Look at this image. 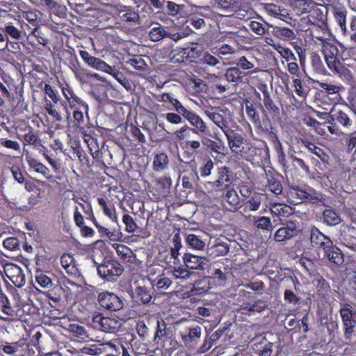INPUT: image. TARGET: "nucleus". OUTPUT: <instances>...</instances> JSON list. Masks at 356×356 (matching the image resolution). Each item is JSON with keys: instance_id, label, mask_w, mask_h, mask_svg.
Wrapping results in <instances>:
<instances>
[{"instance_id": "c9c22d12", "label": "nucleus", "mask_w": 356, "mask_h": 356, "mask_svg": "<svg viewBox=\"0 0 356 356\" xmlns=\"http://www.w3.org/2000/svg\"><path fill=\"white\" fill-rule=\"evenodd\" d=\"M286 195L290 203L293 204L307 202V191L301 189L298 186H289L286 191Z\"/></svg>"}, {"instance_id": "9d476101", "label": "nucleus", "mask_w": 356, "mask_h": 356, "mask_svg": "<svg viewBox=\"0 0 356 356\" xmlns=\"http://www.w3.org/2000/svg\"><path fill=\"white\" fill-rule=\"evenodd\" d=\"M240 296L244 298L241 305V309L244 311V313L261 312L266 307L265 302L257 299L256 293L254 292L242 290L240 291Z\"/></svg>"}, {"instance_id": "6e6552de", "label": "nucleus", "mask_w": 356, "mask_h": 356, "mask_svg": "<svg viewBox=\"0 0 356 356\" xmlns=\"http://www.w3.org/2000/svg\"><path fill=\"white\" fill-rule=\"evenodd\" d=\"M77 129L84 142L87 144L93 159H97L100 153V146L98 143L97 135L95 132L94 126L88 122L87 125L84 124Z\"/></svg>"}, {"instance_id": "0eeeda50", "label": "nucleus", "mask_w": 356, "mask_h": 356, "mask_svg": "<svg viewBox=\"0 0 356 356\" xmlns=\"http://www.w3.org/2000/svg\"><path fill=\"white\" fill-rule=\"evenodd\" d=\"M179 336L185 346L195 345L202 336V327L193 322L186 321L181 324Z\"/></svg>"}, {"instance_id": "5701e85b", "label": "nucleus", "mask_w": 356, "mask_h": 356, "mask_svg": "<svg viewBox=\"0 0 356 356\" xmlns=\"http://www.w3.org/2000/svg\"><path fill=\"white\" fill-rule=\"evenodd\" d=\"M224 134L227 138V143L232 152L236 154L246 140L240 132L232 128L225 131Z\"/></svg>"}, {"instance_id": "a18cd8bd", "label": "nucleus", "mask_w": 356, "mask_h": 356, "mask_svg": "<svg viewBox=\"0 0 356 356\" xmlns=\"http://www.w3.org/2000/svg\"><path fill=\"white\" fill-rule=\"evenodd\" d=\"M39 131H35L33 128L30 131V133L24 134L22 138L19 139L23 143L24 146H32L34 148H39L42 146V140L40 138Z\"/></svg>"}, {"instance_id": "0e129e2a", "label": "nucleus", "mask_w": 356, "mask_h": 356, "mask_svg": "<svg viewBox=\"0 0 356 356\" xmlns=\"http://www.w3.org/2000/svg\"><path fill=\"white\" fill-rule=\"evenodd\" d=\"M1 30L5 33L7 40H8L9 37L17 40L22 38L19 29L14 26L11 22L5 24L4 26L1 28Z\"/></svg>"}, {"instance_id": "4c0bfd02", "label": "nucleus", "mask_w": 356, "mask_h": 356, "mask_svg": "<svg viewBox=\"0 0 356 356\" xmlns=\"http://www.w3.org/2000/svg\"><path fill=\"white\" fill-rule=\"evenodd\" d=\"M317 85L320 88L319 96L322 98L327 97L329 95H338L339 92L343 90V86L341 84L334 85L332 83L317 81Z\"/></svg>"}, {"instance_id": "864d4df0", "label": "nucleus", "mask_w": 356, "mask_h": 356, "mask_svg": "<svg viewBox=\"0 0 356 356\" xmlns=\"http://www.w3.org/2000/svg\"><path fill=\"white\" fill-rule=\"evenodd\" d=\"M347 10L344 7H334L333 9V15L334 19L340 26L342 33H348L346 26Z\"/></svg>"}, {"instance_id": "052dcab7", "label": "nucleus", "mask_w": 356, "mask_h": 356, "mask_svg": "<svg viewBox=\"0 0 356 356\" xmlns=\"http://www.w3.org/2000/svg\"><path fill=\"white\" fill-rule=\"evenodd\" d=\"M49 271L35 270V282L42 288L49 289L52 286L53 282L51 277L46 273Z\"/></svg>"}, {"instance_id": "e2e57ef3", "label": "nucleus", "mask_w": 356, "mask_h": 356, "mask_svg": "<svg viewBox=\"0 0 356 356\" xmlns=\"http://www.w3.org/2000/svg\"><path fill=\"white\" fill-rule=\"evenodd\" d=\"M293 87L297 95L302 99H305L310 91L307 84L299 78H295L293 80Z\"/></svg>"}, {"instance_id": "680f3d73", "label": "nucleus", "mask_w": 356, "mask_h": 356, "mask_svg": "<svg viewBox=\"0 0 356 356\" xmlns=\"http://www.w3.org/2000/svg\"><path fill=\"white\" fill-rule=\"evenodd\" d=\"M323 222L329 226H334L339 224L341 221L340 216L334 210L328 209L323 213Z\"/></svg>"}, {"instance_id": "cd10ccee", "label": "nucleus", "mask_w": 356, "mask_h": 356, "mask_svg": "<svg viewBox=\"0 0 356 356\" xmlns=\"http://www.w3.org/2000/svg\"><path fill=\"white\" fill-rule=\"evenodd\" d=\"M79 53L83 62L88 66L102 72L111 70V65L100 58L92 56L88 51L81 49Z\"/></svg>"}, {"instance_id": "e433bc0d", "label": "nucleus", "mask_w": 356, "mask_h": 356, "mask_svg": "<svg viewBox=\"0 0 356 356\" xmlns=\"http://www.w3.org/2000/svg\"><path fill=\"white\" fill-rule=\"evenodd\" d=\"M186 90L191 94H199L205 90L206 84L204 81L193 74L186 80Z\"/></svg>"}, {"instance_id": "5fc2aeb1", "label": "nucleus", "mask_w": 356, "mask_h": 356, "mask_svg": "<svg viewBox=\"0 0 356 356\" xmlns=\"http://www.w3.org/2000/svg\"><path fill=\"white\" fill-rule=\"evenodd\" d=\"M268 139L272 143L273 147L278 155V159L280 162H284L286 160V154L283 149L282 144L279 139L277 132H271L267 134Z\"/></svg>"}, {"instance_id": "2f4dec72", "label": "nucleus", "mask_w": 356, "mask_h": 356, "mask_svg": "<svg viewBox=\"0 0 356 356\" xmlns=\"http://www.w3.org/2000/svg\"><path fill=\"white\" fill-rule=\"evenodd\" d=\"M318 24H311V26L305 30L306 35L309 37L312 41L321 42L323 44L326 40H328L327 36H330V31L328 26H326V30H323L318 27Z\"/></svg>"}, {"instance_id": "f03ea898", "label": "nucleus", "mask_w": 356, "mask_h": 356, "mask_svg": "<svg viewBox=\"0 0 356 356\" xmlns=\"http://www.w3.org/2000/svg\"><path fill=\"white\" fill-rule=\"evenodd\" d=\"M0 81V106L4 104V99L15 101L17 104L23 102L24 79L22 78L20 81L16 82L9 75L2 76Z\"/></svg>"}, {"instance_id": "7c9ffc66", "label": "nucleus", "mask_w": 356, "mask_h": 356, "mask_svg": "<svg viewBox=\"0 0 356 356\" xmlns=\"http://www.w3.org/2000/svg\"><path fill=\"white\" fill-rule=\"evenodd\" d=\"M112 246L115 250L118 257L124 263L129 264H135L136 263V255L130 248L120 243H114Z\"/></svg>"}, {"instance_id": "6e6d98bb", "label": "nucleus", "mask_w": 356, "mask_h": 356, "mask_svg": "<svg viewBox=\"0 0 356 356\" xmlns=\"http://www.w3.org/2000/svg\"><path fill=\"white\" fill-rule=\"evenodd\" d=\"M229 251V245L227 242H224L218 238L214 245L209 248L210 255L213 257H220L226 255Z\"/></svg>"}, {"instance_id": "9b49d317", "label": "nucleus", "mask_w": 356, "mask_h": 356, "mask_svg": "<svg viewBox=\"0 0 356 356\" xmlns=\"http://www.w3.org/2000/svg\"><path fill=\"white\" fill-rule=\"evenodd\" d=\"M92 323L95 329L107 333H115L121 326L120 322L117 318L104 316L100 313L92 316Z\"/></svg>"}, {"instance_id": "4d7b16f0", "label": "nucleus", "mask_w": 356, "mask_h": 356, "mask_svg": "<svg viewBox=\"0 0 356 356\" xmlns=\"http://www.w3.org/2000/svg\"><path fill=\"white\" fill-rule=\"evenodd\" d=\"M169 159L165 152L156 153L154 156L153 169L156 172L164 171L168 168Z\"/></svg>"}, {"instance_id": "79ce46f5", "label": "nucleus", "mask_w": 356, "mask_h": 356, "mask_svg": "<svg viewBox=\"0 0 356 356\" xmlns=\"http://www.w3.org/2000/svg\"><path fill=\"white\" fill-rule=\"evenodd\" d=\"M309 21L311 24L320 25L318 27L323 30H326V26L327 25V17L324 15L323 12L319 8H313L309 15Z\"/></svg>"}, {"instance_id": "3c124183", "label": "nucleus", "mask_w": 356, "mask_h": 356, "mask_svg": "<svg viewBox=\"0 0 356 356\" xmlns=\"http://www.w3.org/2000/svg\"><path fill=\"white\" fill-rule=\"evenodd\" d=\"M225 191L223 200L229 204V209L231 211L239 210L240 199L236 191L230 187Z\"/></svg>"}, {"instance_id": "ddd939ff", "label": "nucleus", "mask_w": 356, "mask_h": 356, "mask_svg": "<svg viewBox=\"0 0 356 356\" xmlns=\"http://www.w3.org/2000/svg\"><path fill=\"white\" fill-rule=\"evenodd\" d=\"M99 306L110 312H117L123 308V300L117 294L108 291L100 292L97 296Z\"/></svg>"}, {"instance_id": "f704fd0d", "label": "nucleus", "mask_w": 356, "mask_h": 356, "mask_svg": "<svg viewBox=\"0 0 356 356\" xmlns=\"http://www.w3.org/2000/svg\"><path fill=\"white\" fill-rule=\"evenodd\" d=\"M273 343L268 342L265 337L260 339H254L252 341V349L253 353L258 356H270L272 354Z\"/></svg>"}, {"instance_id": "a878e982", "label": "nucleus", "mask_w": 356, "mask_h": 356, "mask_svg": "<svg viewBox=\"0 0 356 356\" xmlns=\"http://www.w3.org/2000/svg\"><path fill=\"white\" fill-rule=\"evenodd\" d=\"M60 88L65 99L62 102V105L64 107L66 104L67 106H70L86 103L81 98L77 96L72 88L68 83H65L64 84H62L60 83Z\"/></svg>"}, {"instance_id": "09e8293b", "label": "nucleus", "mask_w": 356, "mask_h": 356, "mask_svg": "<svg viewBox=\"0 0 356 356\" xmlns=\"http://www.w3.org/2000/svg\"><path fill=\"white\" fill-rule=\"evenodd\" d=\"M301 143L303 146L307 147L311 153L316 155L323 161V163H328L329 156L324 152L323 149L306 138L301 139Z\"/></svg>"}, {"instance_id": "c03bdc74", "label": "nucleus", "mask_w": 356, "mask_h": 356, "mask_svg": "<svg viewBox=\"0 0 356 356\" xmlns=\"http://www.w3.org/2000/svg\"><path fill=\"white\" fill-rule=\"evenodd\" d=\"M323 252L328 260L337 266H339L343 263V254L341 250L337 247L332 245V248H326Z\"/></svg>"}, {"instance_id": "aec40b11", "label": "nucleus", "mask_w": 356, "mask_h": 356, "mask_svg": "<svg viewBox=\"0 0 356 356\" xmlns=\"http://www.w3.org/2000/svg\"><path fill=\"white\" fill-rule=\"evenodd\" d=\"M248 200L243 201L239 207L240 213L247 219H251L250 211H257L261 204V196L260 194L254 193Z\"/></svg>"}, {"instance_id": "6ab92c4d", "label": "nucleus", "mask_w": 356, "mask_h": 356, "mask_svg": "<svg viewBox=\"0 0 356 356\" xmlns=\"http://www.w3.org/2000/svg\"><path fill=\"white\" fill-rule=\"evenodd\" d=\"M339 312L343 323L345 334H352L356 325V310L351 305L345 304Z\"/></svg>"}, {"instance_id": "412c9836", "label": "nucleus", "mask_w": 356, "mask_h": 356, "mask_svg": "<svg viewBox=\"0 0 356 356\" xmlns=\"http://www.w3.org/2000/svg\"><path fill=\"white\" fill-rule=\"evenodd\" d=\"M4 272L7 277L16 287L20 288L25 284V275L19 266L13 264H7L4 268Z\"/></svg>"}, {"instance_id": "2eb2a0df", "label": "nucleus", "mask_w": 356, "mask_h": 356, "mask_svg": "<svg viewBox=\"0 0 356 356\" xmlns=\"http://www.w3.org/2000/svg\"><path fill=\"white\" fill-rule=\"evenodd\" d=\"M232 170L227 166L218 168L217 179L209 181V184L215 191H222L230 187Z\"/></svg>"}, {"instance_id": "f257e3e1", "label": "nucleus", "mask_w": 356, "mask_h": 356, "mask_svg": "<svg viewBox=\"0 0 356 356\" xmlns=\"http://www.w3.org/2000/svg\"><path fill=\"white\" fill-rule=\"evenodd\" d=\"M252 95L245 99V112L259 135L276 132L272 122L281 120L282 104L269 91L267 84L260 81L256 84Z\"/></svg>"}, {"instance_id": "4be33fe9", "label": "nucleus", "mask_w": 356, "mask_h": 356, "mask_svg": "<svg viewBox=\"0 0 356 356\" xmlns=\"http://www.w3.org/2000/svg\"><path fill=\"white\" fill-rule=\"evenodd\" d=\"M310 241L312 245L318 250H324L332 248V241L327 236L324 235L316 227H312L310 232Z\"/></svg>"}, {"instance_id": "ea45409f", "label": "nucleus", "mask_w": 356, "mask_h": 356, "mask_svg": "<svg viewBox=\"0 0 356 356\" xmlns=\"http://www.w3.org/2000/svg\"><path fill=\"white\" fill-rule=\"evenodd\" d=\"M225 330V327L219 328L215 332H213L210 336H206L204 340V343L200 347L198 351L201 353H204L207 352L222 337Z\"/></svg>"}, {"instance_id": "c85d7f7f", "label": "nucleus", "mask_w": 356, "mask_h": 356, "mask_svg": "<svg viewBox=\"0 0 356 356\" xmlns=\"http://www.w3.org/2000/svg\"><path fill=\"white\" fill-rule=\"evenodd\" d=\"M261 149L257 147L252 143L246 140L241 148L236 154L248 161L252 162L257 159Z\"/></svg>"}, {"instance_id": "f3484780", "label": "nucleus", "mask_w": 356, "mask_h": 356, "mask_svg": "<svg viewBox=\"0 0 356 356\" xmlns=\"http://www.w3.org/2000/svg\"><path fill=\"white\" fill-rule=\"evenodd\" d=\"M55 260L50 252L44 247H40L35 257V270L51 271Z\"/></svg>"}, {"instance_id": "58836bf2", "label": "nucleus", "mask_w": 356, "mask_h": 356, "mask_svg": "<svg viewBox=\"0 0 356 356\" xmlns=\"http://www.w3.org/2000/svg\"><path fill=\"white\" fill-rule=\"evenodd\" d=\"M298 234V229L296 226L287 225L278 229L275 234L274 239L277 242H283L289 240Z\"/></svg>"}, {"instance_id": "1a4fd4ad", "label": "nucleus", "mask_w": 356, "mask_h": 356, "mask_svg": "<svg viewBox=\"0 0 356 356\" xmlns=\"http://www.w3.org/2000/svg\"><path fill=\"white\" fill-rule=\"evenodd\" d=\"M167 326L168 325L163 319L160 318L157 320L153 342L157 348L168 351L172 347L171 346L172 339Z\"/></svg>"}, {"instance_id": "4468645a", "label": "nucleus", "mask_w": 356, "mask_h": 356, "mask_svg": "<svg viewBox=\"0 0 356 356\" xmlns=\"http://www.w3.org/2000/svg\"><path fill=\"white\" fill-rule=\"evenodd\" d=\"M192 126L191 132L198 135L209 134L210 130L202 118L196 113L189 111L187 108L181 114Z\"/></svg>"}, {"instance_id": "7ed1b4c3", "label": "nucleus", "mask_w": 356, "mask_h": 356, "mask_svg": "<svg viewBox=\"0 0 356 356\" xmlns=\"http://www.w3.org/2000/svg\"><path fill=\"white\" fill-rule=\"evenodd\" d=\"M321 51L328 68L334 74L341 76L348 75L350 76V71L345 67L340 61L339 49L334 44L326 40L321 44Z\"/></svg>"}, {"instance_id": "de8ad7c7", "label": "nucleus", "mask_w": 356, "mask_h": 356, "mask_svg": "<svg viewBox=\"0 0 356 356\" xmlns=\"http://www.w3.org/2000/svg\"><path fill=\"white\" fill-rule=\"evenodd\" d=\"M206 134H202L201 142L202 145L209 150L211 153L214 152L216 154H222L225 151V147L222 142H216L205 136Z\"/></svg>"}, {"instance_id": "338daca9", "label": "nucleus", "mask_w": 356, "mask_h": 356, "mask_svg": "<svg viewBox=\"0 0 356 356\" xmlns=\"http://www.w3.org/2000/svg\"><path fill=\"white\" fill-rule=\"evenodd\" d=\"M186 242L194 250H203L205 247L204 241L195 234H188L186 236Z\"/></svg>"}, {"instance_id": "423d86ee", "label": "nucleus", "mask_w": 356, "mask_h": 356, "mask_svg": "<svg viewBox=\"0 0 356 356\" xmlns=\"http://www.w3.org/2000/svg\"><path fill=\"white\" fill-rule=\"evenodd\" d=\"M327 122L330 124L327 126L328 131L337 136L341 133L339 127L350 129L353 124L349 114L342 110H337L332 113L327 114Z\"/></svg>"}, {"instance_id": "49530a36", "label": "nucleus", "mask_w": 356, "mask_h": 356, "mask_svg": "<svg viewBox=\"0 0 356 356\" xmlns=\"http://www.w3.org/2000/svg\"><path fill=\"white\" fill-rule=\"evenodd\" d=\"M210 277H203L196 281L193 284L191 291L194 295L200 296L208 292L211 289Z\"/></svg>"}, {"instance_id": "473e14b6", "label": "nucleus", "mask_w": 356, "mask_h": 356, "mask_svg": "<svg viewBox=\"0 0 356 356\" xmlns=\"http://www.w3.org/2000/svg\"><path fill=\"white\" fill-rule=\"evenodd\" d=\"M294 40L289 42V44L297 54L300 65L305 68L307 63V44L300 38L296 37Z\"/></svg>"}, {"instance_id": "f8f14e48", "label": "nucleus", "mask_w": 356, "mask_h": 356, "mask_svg": "<svg viewBox=\"0 0 356 356\" xmlns=\"http://www.w3.org/2000/svg\"><path fill=\"white\" fill-rule=\"evenodd\" d=\"M256 73L257 70L245 72L235 66L228 67L224 76L229 83H232L234 86H237L241 83H248L250 79L257 78V76L254 75Z\"/></svg>"}, {"instance_id": "39448f33", "label": "nucleus", "mask_w": 356, "mask_h": 356, "mask_svg": "<svg viewBox=\"0 0 356 356\" xmlns=\"http://www.w3.org/2000/svg\"><path fill=\"white\" fill-rule=\"evenodd\" d=\"M122 43V39L118 35L115 30L108 29L99 31L92 44L99 51H110Z\"/></svg>"}, {"instance_id": "c756f323", "label": "nucleus", "mask_w": 356, "mask_h": 356, "mask_svg": "<svg viewBox=\"0 0 356 356\" xmlns=\"http://www.w3.org/2000/svg\"><path fill=\"white\" fill-rule=\"evenodd\" d=\"M151 289L145 286H138L132 292V298L138 305H149L152 299Z\"/></svg>"}, {"instance_id": "603ef678", "label": "nucleus", "mask_w": 356, "mask_h": 356, "mask_svg": "<svg viewBox=\"0 0 356 356\" xmlns=\"http://www.w3.org/2000/svg\"><path fill=\"white\" fill-rule=\"evenodd\" d=\"M265 10L269 15L284 21H285L284 18L289 15L288 10L286 8L274 3L266 4Z\"/></svg>"}, {"instance_id": "72a5a7b5", "label": "nucleus", "mask_w": 356, "mask_h": 356, "mask_svg": "<svg viewBox=\"0 0 356 356\" xmlns=\"http://www.w3.org/2000/svg\"><path fill=\"white\" fill-rule=\"evenodd\" d=\"M271 34L277 39L282 41H292L296 38L294 31L286 26L278 25H270Z\"/></svg>"}, {"instance_id": "37998d69", "label": "nucleus", "mask_w": 356, "mask_h": 356, "mask_svg": "<svg viewBox=\"0 0 356 356\" xmlns=\"http://www.w3.org/2000/svg\"><path fill=\"white\" fill-rule=\"evenodd\" d=\"M214 168V163L212 159L207 156L202 159V162L201 165L200 166L199 171L196 170H193V179L194 181H199L200 177L198 173H200L202 177H206L209 176L211 174V170Z\"/></svg>"}, {"instance_id": "13d9d810", "label": "nucleus", "mask_w": 356, "mask_h": 356, "mask_svg": "<svg viewBox=\"0 0 356 356\" xmlns=\"http://www.w3.org/2000/svg\"><path fill=\"white\" fill-rule=\"evenodd\" d=\"M310 61L312 67L315 72L322 75L327 74V70L324 66L321 57L318 52L313 51L311 53Z\"/></svg>"}, {"instance_id": "774afa93", "label": "nucleus", "mask_w": 356, "mask_h": 356, "mask_svg": "<svg viewBox=\"0 0 356 356\" xmlns=\"http://www.w3.org/2000/svg\"><path fill=\"white\" fill-rule=\"evenodd\" d=\"M71 147L72 149L73 154H76L80 162L83 164L88 165L89 163V159L85 151L83 149L80 142L79 140H74Z\"/></svg>"}, {"instance_id": "20e7f679", "label": "nucleus", "mask_w": 356, "mask_h": 356, "mask_svg": "<svg viewBox=\"0 0 356 356\" xmlns=\"http://www.w3.org/2000/svg\"><path fill=\"white\" fill-rule=\"evenodd\" d=\"M97 274L104 282H115L124 271L122 264L115 259L104 258L97 266Z\"/></svg>"}, {"instance_id": "a19ab883", "label": "nucleus", "mask_w": 356, "mask_h": 356, "mask_svg": "<svg viewBox=\"0 0 356 356\" xmlns=\"http://www.w3.org/2000/svg\"><path fill=\"white\" fill-rule=\"evenodd\" d=\"M26 161L30 168V170H32L36 173L42 175L48 180L52 179L53 175L51 174L50 170L43 163H40L34 158H29L26 159Z\"/></svg>"}, {"instance_id": "bb28decb", "label": "nucleus", "mask_w": 356, "mask_h": 356, "mask_svg": "<svg viewBox=\"0 0 356 356\" xmlns=\"http://www.w3.org/2000/svg\"><path fill=\"white\" fill-rule=\"evenodd\" d=\"M205 115L218 127L223 133L228 130L230 127L229 118L221 114L220 112L213 108L210 110H206L204 111Z\"/></svg>"}, {"instance_id": "8fccbe9b", "label": "nucleus", "mask_w": 356, "mask_h": 356, "mask_svg": "<svg viewBox=\"0 0 356 356\" xmlns=\"http://www.w3.org/2000/svg\"><path fill=\"white\" fill-rule=\"evenodd\" d=\"M13 128L15 130L17 138L19 140L26 134L30 133L33 129L29 123V119H17L13 122Z\"/></svg>"}, {"instance_id": "bf43d9fd", "label": "nucleus", "mask_w": 356, "mask_h": 356, "mask_svg": "<svg viewBox=\"0 0 356 356\" xmlns=\"http://www.w3.org/2000/svg\"><path fill=\"white\" fill-rule=\"evenodd\" d=\"M60 261L62 267L65 270L67 274L76 275L77 269L75 266L74 259L71 254L67 253L63 254L60 257Z\"/></svg>"}, {"instance_id": "b1692460", "label": "nucleus", "mask_w": 356, "mask_h": 356, "mask_svg": "<svg viewBox=\"0 0 356 356\" xmlns=\"http://www.w3.org/2000/svg\"><path fill=\"white\" fill-rule=\"evenodd\" d=\"M205 257L185 253L183 256V262L187 268L192 270H204L208 263Z\"/></svg>"}, {"instance_id": "393cba45", "label": "nucleus", "mask_w": 356, "mask_h": 356, "mask_svg": "<svg viewBox=\"0 0 356 356\" xmlns=\"http://www.w3.org/2000/svg\"><path fill=\"white\" fill-rule=\"evenodd\" d=\"M157 100L163 102L168 110L175 111L179 114L186 109L173 94L169 92L160 95Z\"/></svg>"}, {"instance_id": "dca6fc26", "label": "nucleus", "mask_w": 356, "mask_h": 356, "mask_svg": "<svg viewBox=\"0 0 356 356\" xmlns=\"http://www.w3.org/2000/svg\"><path fill=\"white\" fill-rule=\"evenodd\" d=\"M277 49L281 58H283L287 63V70L288 72L296 76H299L300 68L297 63V58L293 51L284 44Z\"/></svg>"}, {"instance_id": "69168bd1", "label": "nucleus", "mask_w": 356, "mask_h": 356, "mask_svg": "<svg viewBox=\"0 0 356 356\" xmlns=\"http://www.w3.org/2000/svg\"><path fill=\"white\" fill-rule=\"evenodd\" d=\"M254 226L257 229L270 231L273 229L270 218L266 216H252Z\"/></svg>"}, {"instance_id": "a211bd4d", "label": "nucleus", "mask_w": 356, "mask_h": 356, "mask_svg": "<svg viewBox=\"0 0 356 356\" xmlns=\"http://www.w3.org/2000/svg\"><path fill=\"white\" fill-rule=\"evenodd\" d=\"M67 116L72 113L73 122L74 126L79 128L85 124L84 123V115L88 118L89 106L87 103L78 104L76 106H67V104L64 107Z\"/></svg>"}]
</instances>
